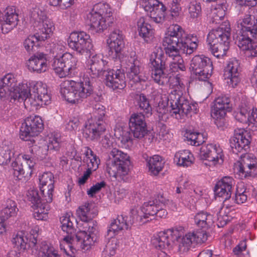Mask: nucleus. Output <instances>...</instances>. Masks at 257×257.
Segmentation results:
<instances>
[{
  "label": "nucleus",
  "instance_id": "0eeeda50",
  "mask_svg": "<svg viewBox=\"0 0 257 257\" xmlns=\"http://www.w3.org/2000/svg\"><path fill=\"white\" fill-rule=\"evenodd\" d=\"M18 101H24L34 106L47 105L51 100L48 93L47 85L42 82H37L29 87L27 84H22L20 88Z\"/></svg>",
  "mask_w": 257,
  "mask_h": 257
},
{
  "label": "nucleus",
  "instance_id": "09e8293b",
  "mask_svg": "<svg viewBox=\"0 0 257 257\" xmlns=\"http://www.w3.org/2000/svg\"><path fill=\"white\" fill-rule=\"evenodd\" d=\"M194 235V232H190L183 236L178 246L179 251L186 252L189 249L192 244L196 243Z\"/></svg>",
  "mask_w": 257,
  "mask_h": 257
},
{
  "label": "nucleus",
  "instance_id": "79ce46f5",
  "mask_svg": "<svg viewBox=\"0 0 257 257\" xmlns=\"http://www.w3.org/2000/svg\"><path fill=\"white\" fill-rule=\"evenodd\" d=\"M12 243L14 248L17 249L19 252L14 250L17 253H20L25 251L28 246V238L25 235L24 231H21L14 234L12 238ZM21 257V255H20Z\"/></svg>",
  "mask_w": 257,
  "mask_h": 257
},
{
  "label": "nucleus",
  "instance_id": "c03bdc74",
  "mask_svg": "<svg viewBox=\"0 0 257 257\" xmlns=\"http://www.w3.org/2000/svg\"><path fill=\"white\" fill-rule=\"evenodd\" d=\"M230 41L208 44L212 54L217 58H221L226 55L229 48Z\"/></svg>",
  "mask_w": 257,
  "mask_h": 257
},
{
  "label": "nucleus",
  "instance_id": "4be33fe9",
  "mask_svg": "<svg viewBox=\"0 0 257 257\" xmlns=\"http://www.w3.org/2000/svg\"><path fill=\"white\" fill-rule=\"evenodd\" d=\"M135 217L130 211L129 216H118L116 219L112 220L107 231V235L112 238L120 231L127 229L133 224L137 223Z\"/></svg>",
  "mask_w": 257,
  "mask_h": 257
},
{
  "label": "nucleus",
  "instance_id": "bf43d9fd",
  "mask_svg": "<svg viewBox=\"0 0 257 257\" xmlns=\"http://www.w3.org/2000/svg\"><path fill=\"white\" fill-rule=\"evenodd\" d=\"M12 167L13 169L14 175L18 180H21L23 178L25 177V170L22 165L19 159H16L12 164Z\"/></svg>",
  "mask_w": 257,
  "mask_h": 257
},
{
  "label": "nucleus",
  "instance_id": "13d9d810",
  "mask_svg": "<svg viewBox=\"0 0 257 257\" xmlns=\"http://www.w3.org/2000/svg\"><path fill=\"white\" fill-rule=\"evenodd\" d=\"M117 248L116 240L112 239L108 241L102 251L104 257H111L116 253Z\"/></svg>",
  "mask_w": 257,
  "mask_h": 257
},
{
  "label": "nucleus",
  "instance_id": "a18cd8bd",
  "mask_svg": "<svg viewBox=\"0 0 257 257\" xmlns=\"http://www.w3.org/2000/svg\"><path fill=\"white\" fill-rule=\"evenodd\" d=\"M18 211L19 209L17 207L16 202L12 199H8L7 200L2 210V216L1 217L8 219L10 217L16 216Z\"/></svg>",
  "mask_w": 257,
  "mask_h": 257
},
{
  "label": "nucleus",
  "instance_id": "c9c22d12",
  "mask_svg": "<svg viewBox=\"0 0 257 257\" xmlns=\"http://www.w3.org/2000/svg\"><path fill=\"white\" fill-rule=\"evenodd\" d=\"M34 238L35 241H32L33 244L32 247L36 250L38 257H59L57 251L47 242L42 241L38 243L35 238Z\"/></svg>",
  "mask_w": 257,
  "mask_h": 257
},
{
  "label": "nucleus",
  "instance_id": "4468645a",
  "mask_svg": "<svg viewBox=\"0 0 257 257\" xmlns=\"http://www.w3.org/2000/svg\"><path fill=\"white\" fill-rule=\"evenodd\" d=\"M161 197H164L162 195H158L156 198L144 202L139 210L131 209L132 214L135 217L137 223L143 224L151 220L149 217L154 216L158 208L160 209Z\"/></svg>",
  "mask_w": 257,
  "mask_h": 257
},
{
  "label": "nucleus",
  "instance_id": "bb28decb",
  "mask_svg": "<svg viewBox=\"0 0 257 257\" xmlns=\"http://www.w3.org/2000/svg\"><path fill=\"white\" fill-rule=\"evenodd\" d=\"M240 157L241 159L237 168L240 175H243L244 177L252 175L257 169L256 158L253 154H244V153H243Z\"/></svg>",
  "mask_w": 257,
  "mask_h": 257
},
{
  "label": "nucleus",
  "instance_id": "c85d7f7f",
  "mask_svg": "<svg viewBox=\"0 0 257 257\" xmlns=\"http://www.w3.org/2000/svg\"><path fill=\"white\" fill-rule=\"evenodd\" d=\"M230 41V28L228 23H224L216 29L209 32L207 37L208 44H214L221 41Z\"/></svg>",
  "mask_w": 257,
  "mask_h": 257
},
{
  "label": "nucleus",
  "instance_id": "7ed1b4c3",
  "mask_svg": "<svg viewBox=\"0 0 257 257\" xmlns=\"http://www.w3.org/2000/svg\"><path fill=\"white\" fill-rule=\"evenodd\" d=\"M44 128V124L42 118L39 116L27 117L22 124L20 128V138L25 141H29L30 152L31 155L24 154L22 158L28 165L30 170V175L32 173V169L35 165L34 156L37 155L39 147L34 145L35 143L33 137L38 136Z\"/></svg>",
  "mask_w": 257,
  "mask_h": 257
},
{
  "label": "nucleus",
  "instance_id": "37998d69",
  "mask_svg": "<svg viewBox=\"0 0 257 257\" xmlns=\"http://www.w3.org/2000/svg\"><path fill=\"white\" fill-rule=\"evenodd\" d=\"M149 172L154 175H157L164 167L165 162L159 155H154L146 160Z\"/></svg>",
  "mask_w": 257,
  "mask_h": 257
},
{
  "label": "nucleus",
  "instance_id": "412c9836",
  "mask_svg": "<svg viewBox=\"0 0 257 257\" xmlns=\"http://www.w3.org/2000/svg\"><path fill=\"white\" fill-rule=\"evenodd\" d=\"M129 128L135 138L141 139L148 134L145 115L142 113H134L129 119Z\"/></svg>",
  "mask_w": 257,
  "mask_h": 257
},
{
  "label": "nucleus",
  "instance_id": "6e6552de",
  "mask_svg": "<svg viewBox=\"0 0 257 257\" xmlns=\"http://www.w3.org/2000/svg\"><path fill=\"white\" fill-rule=\"evenodd\" d=\"M94 109L93 116L87 120L83 129V133L85 137L92 141L99 139L106 130V124L104 121L105 113L104 107L96 104Z\"/></svg>",
  "mask_w": 257,
  "mask_h": 257
},
{
  "label": "nucleus",
  "instance_id": "6e6d98bb",
  "mask_svg": "<svg viewBox=\"0 0 257 257\" xmlns=\"http://www.w3.org/2000/svg\"><path fill=\"white\" fill-rule=\"evenodd\" d=\"M38 41H40L38 39V37L35 34L33 36H29L26 39L23 43V45L27 52L30 53L35 51V49L37 48Z\"/></svg>",
  "mask_w": 257,
  "mask_h": 257
},
{
  "label": "nucleus",
  "instance_id": "39448f33",
  "mask_svg": "<svg viewBox=\"0 0 257 257\" xmlns=\"http://www.w3.org/2000/svg\"><path fill=\"white\" fill-rule=\"evenodd\" d=\"M106 161V171L110 177L119 181L127 182L130 180V156L117 148L109 152Z\"/></svg>",
  "mask_w": 257,
  "mask_h": 257
},
{
  "label": "nucleus",
  "instance_id": "2eb2a0df",
  "mask_svg": "<svg viewBox=\"0 0 257 257\" xmlns=\"http://www.w3.org/2000/svg\"><path fill=\"white\" fill-rule=\"evenodd\" d=\"M127 69V76L131 84L147 81L148 77L141 72L142 63L136 53L132 52L125 60Z\"/></svg>",
  "mask_w": 257,
  "mask_h": 257
},
{
  "label": "nucleus",
  "instance_id": "f257e3e1",
  "mask_svg": "<svg viewBox=\"0 0 257 257\" xmlns=\"http://www.w3.org/2000/svg\"><path fill=\"white\" fill-rule=\"evenodd\" d=\"M166 58L162 49L156 48L150 56L151 76L154 81L159 85H164L169 83L174 89L170 93L168 100L172 108V115L180 119L185 115L191 116L198 111V104L191 103L182 95L181 89L185 86L178 76H169L165 72Z\"/></svg>",
  "mask_w": 257,
  "mask_h": 257
},
{
  "label": "nucleus",
  "instance_id": "20e7f679",
  "mask_svg": "<svg viewBox=\"0 0 257 257\" xmlns=\"http://www.w3.org/2000/svg\"><path fill=\"white\" fill-rule=\"evenodd\" d=\"M60 92L65 99L71 103H78L91 96L93 92L91 81L86 76L80 82L65 80L60 85Z\"/></svg>",
  "mask_w": 257,
  "mask_h": 257
},
{
  "label": "nucleus",
  "instance_id": "603ef678",
  "mask_svg": "<svg viewBox=\"0 0 257 257\" xmlns=\"http://www.w3.org/2000/svg\"><path fill=\"white\" fill-rule=\"evenodd\" d=\"M239 107V109L234 112V118L236 120L242 123L248 122L249 111L250 107L246 104L243 106L242 104Z\"/></svg>",
  "mask_w": 257,
  "mask_h": 257
},
{
  "label": "nucleus",
  "instance_id": "de8ad7c7",
  "mask_svg": "<svg viewBox=\"0 0 257 257\" xmlns=\"http://www.w3.org/2000/svg\"><path fill=\"white\" fill-rule=\"evenodd\" d=\"M135 99L137 105L141 110H142L146 115L152 114V109L149 100L144 94H137Z\"/></svg>",
  "mask_w": 257,
  "mask_h": 257
},
{
  "label": "nucleus",
  "instance_id": "49530a36",
  "mask_svg": "<svg viewBox=\"0 0 257 257\" xmlns=\"http://www.w3.org/2000/svg\"><path fill=\"white\" fill-rule=\"evenodd\" d=\"M249 195V190L244 184L239 183L236 186L235 195L232 200L237 204H242L247 201Z\"/></svg>",
  "mask_w": 257,
  "mask_h": 257
},
{
  "label": "nucleus",
  "instance_id": "f704fd0d",
  "mask_svg": "<svg viewBox=\"0 0 257 257\" xmlns=\"http://www.w3.org/2000/svg\"><path fill=\"white\" fill-rule=\"evenodd\" d=\"M38 30L35 34L40 41H44L50 37L55 27L51 20L45 16L38 22Z\"/></svg>",
  "mask_w": 257,
  "mask_h": 257
},
{
  "label": "nucleus",
  "instance_id": "680f3d73",
  "mask_svg": "<svg viewBox=\"0 0 257 257\" xmlns=\"http://www.w3.org/2000/svg\"><path fill=\"white\" fill-rule=\"evenodd\" d=\"M195 191L193 192H183V195L182 196L181 199L183 203L185 205L187 206H194L197 200L196 197L194 196Z\"/></svg>",
  "mask_w": 257,
  "mask_h": 257
},
{
  "label": "nucleus",
  "instance_id": "f03ea898",
  "mask_svg": "<svg viewBox=\"0 0 257 257\" xmlns=\"http://www.w3.org/2000/svg\"><path fill=\"white\" fill-rule=\"evenodd\" d=\"M198 39L196 35L186 34L178 25H171L168 35L165 37L163 45L169 58L170 68L173 71L186 70L184 60L180 55V50L187 55L192 54L197 48Z\"/></svg>",
  "mask_w": 257,
  "mask_h": 257
},
{
  "label": "nucleus",
  "instance_id": "5fc2aeb1",
  "mask_svg": "<svg viewBox=\"0 0 257 257\" xmlns=\"http://www.w3.org/2000/svg\"><path fill=\"white\" fill-rule=\"evenodd\" d=\"M14 155V152L7 147L0 149V165H8Z\"/></svg>",
  "mask_w": 257,
  "mask_h": 257
},
{
  "label": "nucleus",
  "instance_id": "393cba45",
  "mask_svg": "<svg viewBox=\"0 0 257 257\" xmlns=\"http://www.w3.org/2000/svg\"><path fill=\"white\" fill-rule=\"evenodd\" d=\"M105 76L106 85L113 90L122 89L126 86L124 73L119 69H109Z\"/></svg>",
  "mask_w": 257,
  "mask_h": 257
},
{
  "label": "nucleus",
  "instance_id": "8fccbe9b",
  "mask_svg": "<svg viewBox=\"0 0 257 257\" xmlns=\"http://www.w3.org/2000/svg\"><path fill=\"white\" fill-rule=\"evenodd\" d=\"M185 137L192 145L198 146L202 144L205 140L203 134L194 131L187 130Z\"/></svg>",
  "mask_w": 257,
  "mask_h": 257
},
{
  "label": "nucleus",
  "instance_id": "864d4df0",
  "mask_svg": "<svg viewBox=\"0 0 257 257\" xmlns=\"http://www.w3.org/2000/svg\"><path fill=\"white\" fill-rule=\"evenodd\" d=\"M190 18L195 19L201 16V7L199 3L194 1L190 2L186 7Z\"/></svg>",
  "mask_w": 257,
  "mask_h": 257
},
{
  "label": "nucleus",
  "instance_id": "052dcab7",
  "mask_svg": "<svg viewBox=\"0 0 257 257\" xmlns=\"http://www.w3.org/2000/svg\"><path fill=\"white\" fill-rule=\"evenodd\" d=\"M167 235H168L170 238H172V242L178 239L184 233V228L182 226L175 227L166 230Z\"/></svg>",
  "mask_w": 257,
  "mask_h": 257
},
{
  "label": "nucleus",
  "instance_id": "a19ab883",
  "mask_svg": "<svg viewBox=\"0 0 257 257\" xmlns=\"http://www.w3.org/2000/svg\"><path fill=\"white\" fill-rule=\"evenodd\" d=\"M194 221L198 227L208 229L214 223V217L210 213L202 211L195 215Z\"/></svg>",
  "mask_w": 257,
  "mask_h": 257
},
{
  "label": "nucleus",
  "instance_id": "9b49d317",
  "mask_svg": "<svg viewBox=\"0 0 257 257\" xmlns=\"http://www.w3.org/2000/svg\"><path fill=\"white\" fill-rule=\"evenodd\" d=\"M17 81L14 75L8 73L0 79V99L14 102L18 101L21 85L17 86Z\"/></svg>",
  "mask_w": 257,
  "mask_h": 257
},
{
  "label": "nucleus",
  "instance_id": "2f4dec72",
  "mask_svg": "<svg viewBox=\"0 0 257 257\" xmlns=\"http://www.w3.org/2000/svg\"><path fill=\"white\" fill-rule=\"evenodd\" d=\"M240 32L249 33L251 37H256L257 35V18L253 15H245L240 18L236 22Z\"/></svg>",
  "mask_w": 257,
  "mask_h": 257
},
{
  "label": "nucleus",
  "instance_id": "3c124183",
  "mask_svg": "<svg viewBox=\"0 0 257 257\" xmlns=\"http://www.w3.org/2000/svg\"><path fill=\"white\" fill-rule=\"evenodd\" d=\"M226 9V3L217 4L215 8L212 10L210 14L212 22L216 24L219 23V22L224 17Z\"/></svg>",
  "mask_w": 257,
  "mask_h": 257
},
{
  "label": "nucleus",
  "instance_id": "aec40b11",
  "mask_svg": "<svg viewBox=\"0 0 257 257\" xmlns=\"http://www.w3.org/2000/svg\"><path fill=\"white\" fill-rule=\"evenodd\" d=\"M109 48V56L113 59L120 60L121 51L124 47L122 32L118 29L112 31L107 40Z\"/></svg>",
  "mask_w": 257,
  "mask_h": 257
},
{
  "label": "nucleus",
  "instance_id": "1a4fd4ad",
  "mask_svg": "<svg viewBox=\"0 0 257 257\" xmlns=\"http://www.w3.org/2000/svg\"><path fill=\"white\" fill-rule=\"evenodd\" d=\"M52 67L55 72L60 78L72 77L78 74V64L77 59L69 53L61 56L57 53L54 56Z\"/></svg>",
  "mask_w": 257,
  "mask_h": 257
},
{
  "label": "nucleus",
  "instance_id": "ea45409f",
  "mask_svg": "<svg viewBox=\"0 0 257 257\" xmlns=\"http://www.w3.org/2000/svg\"><path fill=\"white\" fill-rule=\"evenodd\" d=\"M153 245L159 250H168L171 247L172 238H170L165 231H161L154 235L152 239Z\"/></svg>",
  "mask_w": 257,
  "mask_h": 257
},
{
  "label": "nucleus",
  "instance_id": "774afa93",
  "mask_svg": "<svg viewBox=\"0 0 257 257\" xmlns=\"http://www.w3.org/2000/svg\"><path fill=\"white\" fill-rule=\"evenodd\" d=\"M80 124V121L77 117H73L66 122L65 128L69 131L76 130Z\"/></svg>",
  "mask_w": 257,
  "mask_h": 257
},
{
  "label": "nucleus",
  "instance_id": "7c9ffc66",
  "mask_svg": "<svg viewBox=\"0 0 257 257\" xmlns=\"http://www.w3.org/2000/svg\"><path fill=\"white\" fill-rule=\"evenodd\" d=\"M54 176L50 172L44 173L40 177L39 181L41 194L44 195V199L47 203H51L53 200V192L54 191Z\"/></svg>",
  "mask_w": 257,
  "mask_h": 257
},
{
  "label": "nucleus",
  "instance_id": "0e129e2a",
  "mask_svg": "<svg viewBox=\"0 0 257 257\" xmlns=\"http://www.w3.org/2000/svg\"><path fill=\"white\" fill-rule=\"evenodd\" d=\"M29 15L33 20L37 22H40L46 16L44 13L37 7L30 10Z\"/></svg>",
  "mask_w": 257,
  "mask_h": 257
},
{
  "label": "nucleus",
  "instance_id": "f3484780",
  "mask_svg": "<svg viewBox=\"0 0 257 257\" xmlns=\"http://www.w3.org/2000/svg\"><path fill=\"white\" fill-rule=\"evenodd\" d=\"M141 5L150 18L156 23L165 20L166 7L158 0H141Z\"/></svg>",
  "mask_w": 257,
  "mask_h": 257
},
{
  "label": "nucleus",
  "instance_id": "e433bc0d",
  "mask_svg": "<svg viewBox=\"0 0 257 257\" xmlns=\"http://www.w3.org/2000/svg\"><path fill=\"white\" fill-rule=\"evenodd\" d=\"M137 25L139 36L147 43L152 42L154 38V30L149 23L146 22L144 17L140 18Z\"/></svg>",
  "mask_w": 257,
  "mask_h": 257
},
{
  "label": "nucleus",
  "instance_id": "e2e57ef3",
  "mask_svg": "<svg viewBox=\"0 0 257 257\" xmlns=\"http://www.w3.org/2000/svg\"><path fill=\"white\" fill-rule=\"evenodd\" d=\"M169 202V199H167L165 197H161V203L159 206L160 209L158 208V211H157V212L155 214L156 218H165L166 217L168 212L165 207Z\"/></svg>",
  "mask_w": 257,
  "mask_h": 257
},
{
  "label": "nucleus",
  "instance_id": "72a5a7b5",
  "mask_svg": "<svg viewBox=\"0 0 257 257\" xmlns=\"http://www.w3.org/2000/svg\"><path fill=\"white\" fill-rule=\"evenodd\" d=\"M28 68L37 73L45 72L47 69L46 55L43 53H37L29 60Z\"/></svg>",
  "mask_w": 257,
  "mask_h": 257
},
{
  "label": "nucleus",
  "instance_id": "b1692460",
  "mask_svg": "<svg viewBox=\"0 0 257 257\" xmlns=\"http://www.w3.org/2000/svg\"><path fill=\"white\" fill-rule=\"evenodd\" d=\"M200 156L212 165L221 164L223 162L222 150L219 146L212 144L204 145L200 148Z\"/></svg>",
  "mask_w": 257,
  "mask_h": 257
},
{
  "label": "nucleus",
  "instance_id": "4d7b16f0",
  "mask_svg": "<svg viewBox=\"0 0 257 257\" xmlns=\"http://www.w3.org/2000/svg\"><path fill=\"white\" fill-rule=\"evenodd\" d=\"M61 139L58 133H52L49 138L48 148L50 150L58 151L60 146Z\"/></svg>",
  "mask_w": 257,
  "mask_h": 257
},
{
  "label": "nucleus",
  "instance_id": "338daca9",
  "mask_svg": "<svg viewBox=\"0 0 257 257\" xmlns=\"http://www.w3.org/2000/svg\"><path fill=\"white\" fill-rule=\"evenodd\" d=\"M248 126L254 131H257V108L253 109L251 115L248 116Z\"/></svg>",
  "mask_w": 257,
  "mask_h": 257
},
{
  "label": "nucleus",
  "instance_id": "c756f323",
  "mask_svg": "<svg viewBox=\"0 0 257 257\" xmlns=\"http://www.w3.org/2000/svg\"><path fill=\"white\" fill-rule=\"evenodd\" d=\"M3 33H7L16 27L19 22L18 14L14 7H8L4 11L3 16L0 18Z\"/></svg>",
  "mask_w": 257,
  "mask_h": 257
},
{
  "label": "nucleus",
  "instance_id": "f8f14e48",
  "mask_svg": "<svg viewBox=\"0 0 257 257\" xmlns=\"http://www.w3.org/2000/svg\"><path fill=\"white\" fill-rule=\"evenodd\" d=\"M68 44L69 48L81 55L91 53L93 48L90 36L83 31L72 32L68 39Z\"/></svg>",
  "mask_w": 257,
  "mask_h": 257
},
{
  "label": "nucleus",
  "instance_id": "ddd939ff",
  "mask_svg": "<svg viewBox=\"0 0 257 257\" xmlns=\"http://www.w3.org/2000/svg\"><path fill=\"white\" fill-rule=\"evenodd\" d=\"M41 197L37 189H30L27 193V200L32 204L34 209L33 215L37 220H45L48 218V213L50 209L49 203L44 199L43 194Z\"/></svg>",
  "mask_w": 257,
  "mask_h": 257
},
{
  "label": "nucleus",
  "instance_id": "6ab92c4d",
  "mask_svg": "<svg viewBox=\"0 0 257 257\" xmlns=\"http://www.w3.org/2000/svg\"><path fill=\"white\" fill-rule=\"evenodd\" d=\"M234 184L233 178L225 176L216 183L214 187V191L215 195L222 198L223 206L226 208L232 206V205L227 203V201L231 197Z\"/></svg>",
  "mask_w": 257,
  "mask_h": 257
},
{
  "label": "nucleus",
  "instance_id": "a878e982",
  "mask_svg": "<svg viewBox=\"0 0 257 257\" xmlns=\"http://www.w3.org/2000/svg\"><path fill=\"white\" fill-rule=\"evenodd\" d=\"M230 99L226 95H221L216 98L214 101V105L211 109V116L215 119V123L218 125V119L224 118L227 111L230 110Z\"/></svg>",
  "mask_w": 257,
  "mask_h": 257
},
{
  "label": "nucleus",
  "instance_id": "473e14b6",
  "mask_svg": "<svg viewBox=\"0 0 257 257\" xmlns=\"http://www.w3.org/2000/svg\"><path fill=\"white\" fill-rule=\"evenodd\" d=\"M87 21L90 28L97 33H101L110 26L112 22H108V20L102 17L89 12L87 15Z\"/></svg>",
  "mask_w": 257,
  "mask_h": 257
},
{
  "label": "nucleus",
  "instance_id": "9d476101",
  "mask_svg": "<svg viewBox=\"0 0 257 257\" xmlns=\"http://www.w3.org/2000/svg\"><path fill=\"white\" fill-rule=\"evenodd\" d=\"M189 69L194 79L206 81L212 75V63L207 57L202 55H196L191 60Z\"/></svg>",
  "mask_w": 257,
  "mask_h": 257
},
{
  "label": "nucleus",
  "instance_id": "5701e85b",
  "mask_svg": "<svg viewBox=\"0 0 257 257\" xmlns=\"http://www.w3.org/2000/svg\"><path fill=\"white\" fill-rule=\"evenodd\" d=\"M251 37L249 33L240 32V34L237 36L236 43L238 47L244 51L245 56L253 58L257 56V42Z\"/></svg>",
  "mask_w": 257,
  "mask_h": 257
},
{
  "label": "nucleus",
  "instance_id": "dca6fc26",
  "mask_svg": "<svg viewBox=\"0 0 257 257\" xmlns=\"http://www.w3.org/2000/svg\"><path fill=\"white\" fill-rule=\"evenodd\" d=\"M90 58L87 61V74L84 76L87 77L91 81V85L94 79L99 77L105 75L108 71L107 67V62L104 60L100 55H94L92 53H89Z\"/></svg>",
  "mask_w": 257,
  "mask_h": 257
},
{
  "label": "nucleus",
  "instance_id": "a211bd4d",
  "mask_svg": "<svg viewBox=\"0 0 257 257\" xmlns=\"http://www.w3.org/2000/svg\"><path fill=\"white\" fill-rule=\"evenodd\" d=\"M250 136L243 128H236L230 139V146L233 153H245L249 148Z\"/></svg>",
  "mask_w": 257,
  "mask_h": 257
},
{
  "label": "nucleus",
  "instance_id": "4c0bfd02",
  "mask_svg": "<svg viewBox=\"0 0 257 257\" xmlns=\"http://www.w3.org/2000/svg\"><path fill=\"white\" fill-rule=\"evenodd\" d=\"M76 214L81 221L88 222L96 216L97 212L93 208L92 204L86 202L78 207Z\"/></svg>",
  "mask_w": 257,
  "mask_h": 257
},
{
  "label": "nucleus",
  "instance_id": "423d86ee",
  "mask_svg": "<svg viewBox=\"0 0 257 257\" xmlns=\"http://www.w3.org/2000/svg\"><path fill=\"white\" fill-rule=\"evenodd\" d=\"M74 219L73 216H63L60 218L61 228L63 231L68 233V235L64 237L63 240L60 243V248L64 249L66 252V249L63 248V244L66 243V245L70 247L73 252L74 248L70 244L76 243L77 246L83 250H87L90 248L93 244V237L90 234H88L85 231L80 232L76 234L75 236L72 234L74 232V226L72 220Z\"/></svg>",
  "mask_w": 257,
  "mask_h": 257
},
{
  "label": "nucleus",
  "instance_id": "69168bd1",
  "mask_svg": "<svg viewBox=\"0 0 257 257\" xmlns=\"http://www.w3.org/2000/svg\"><path fill=\"white\" fill-rule=\"evenodd\" d=\"M206 230L202 228L201 230L193 231V232H194L196 243H202L207 240L208 234Z\"/></svg>",
  "mask_w": 257,
  "mask_h": 257
},
{
  "label": "nucleus",
  "instance_id": "cd10ccee",
  "mask_svg": "<svg viewBox=\"0 0 257 257\" xmlns=\"http://www.w3.org/2000/svg\"><path fill=\"white\" fill-rule=\"evenodd\" d=\"M241 72L240 63L236 58L230 59L225 68L224 76L229 85L235 87L240 82L239 74Z\"/></svg>",
  "mask_w": 257,
  "mask_h": 257
},
{
  "label": "nucleus",
  "instance_id": "58836bf2",
  "mask_svg": "<svg viewBox=\"0 0 257 257\" xmlns=\"http://www.w3.org/2000/svg\"><path fill=\"white\" fill-rule=\"evenodd\" d=\"M89 12L103 17L108 20V22H113L112 9L106 3L100 2L95 4Z\"/></svg>",
  "mask_w": 257,
  "mask_h": 257
}]
</instances>
